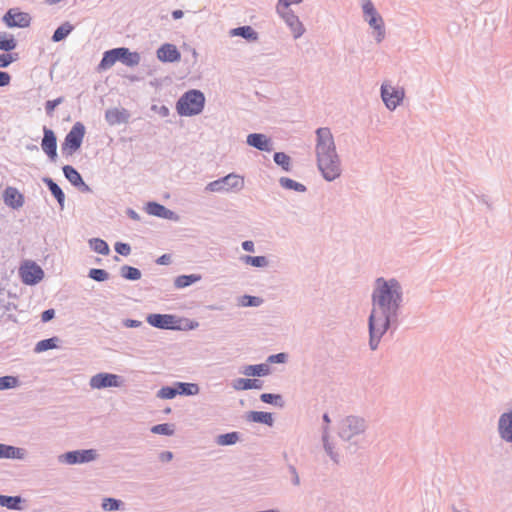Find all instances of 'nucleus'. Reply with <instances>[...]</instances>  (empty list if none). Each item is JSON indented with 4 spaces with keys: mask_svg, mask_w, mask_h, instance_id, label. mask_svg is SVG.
I'll return each mask as SVG.
<instances>
[{
    "mask_svg": "<svg viewBox=\"0 0 512 512\" xmlns=\"http://www.w3.org/2000/svg\"><path fill=\"white\" fill-rule=\"evenodd\" d=\"M288 473L290 474V481L293 486H300L301 480L296 467L293 464L287 465Z\"/></svg>",
    "mask_w": 512,
    "mask_h": 512,
    "instance_id": "5fc2aeb1",
    "label": "nucleus"
},
{
    "mask_svg": "<svg viewBox=\"0 0 512 512\" xmlns=\"http://www.w3.org/2000/svg\"><path fill=\"white\" fill-rule=\"evenodd\" d=\"M85 133L86 128L82 122L78 121L71 127L61 144L63 156H72L81 148Z\"/></svg>",
    "mask_w": 512,
    "mask_h": 512,
    "instance_id": "39448f33",
    "label": "nucleus"
},
{
    "mask_svg": "<svg viewBox=\"0 0 512 512\" xmlns=\"http://www.w3.org/2000/svg\"><path fill=\"white\" fill-rule=\"evenodd\" d=\"M11 79V75L8 72L0 70V87L8 86Z\"/></svg>",
    "mask_w": 512,
    "mask_h": 512,
    "instance_id": "052dcab7",
    "label": "nucleus"
},
{
    "mask_svg": "<svg viewBox=\"0 0 512 512\" xmlns=\"http://www.w3.org/2000/svg\"><path fill=\"white\" fill-rule=\"evenodd\" d=\"M62 171H63L64 177L69 181V183L73 187H76L83 180L82 175L72 165H64L62 167Z\"/></svg>",
    "mask_w": 512,
    "mask_h": 512,
    "instance_id": "f704fd0d",
    "label": "nucleus"
},
{
    "mask_svg": "<svg viewBox=\"0 0 512 512\" xmlns=\"http://www.w3.org/2000/svg\"><path fill=\"white\" fill-rule=\"evenodd\" d=\"M4 203L12 208L19 209L24 205V195L18 191L15 187L8 186L3 192Z\"/></svg>",
    "mask_w": 512,
    "mask_h": 512,
    "instance_id": "aec40b11",
    "label": "nucleus"
},
{
    "mask_svg": "<svg viewBox=\"0 0 512 512\" xmlns=\"http://www.w3.org/2000/svg\"><path fill=\"white\" fill-rule=\"evenodd\" d=\"M403 303V289L395 278L378 277L371 294V311L368 317L369 347L376 350L382 337L393 333L399 326Z\"/></svg>",
    "mask_w": 512,
    "mask_h": 512,
    "instance_id": "f257e3e1",
    "label": "nucleus"
},
{
    "mask_svg": "<svg viewBox=\"0 0 512 512\" xmlns=\"http://www.w3.org/2000/svg\"><path fill=\"white\" fill-rule=\"evenodd\" d=\"M248 422L259 423L272 427L274 425V417L271 412L266 411H249L245 415Z\"/></svg>",
    "mask_w": 512,
    "mask_h": 512,
    "instance_id": "5701e85b",
    "label": "nucleus"
},
{
    "mask_svg": "<svg viewBox=\"0 0 512 512\" xmlns=\"http://www.w3.org/2000/svg\"><path fill=\"white\" fill-rule=\"evenodd\" d=\"M328 427L324 426L322 429V442H323V448L325 452L329 455L331 460L338 464L339 463V454L335 452L334 445L329 441V433H328Z\"/></svg>",
    "mask_w": 512,
    "mask_h": 512,
    "instance_id": "473e14b6",
    "label": "nucleus"
},
{
    "mask_svg": "<svg viewBox=\"0 0 512 512\" xmlns=\"http://www.w3.org/2000/svg\"><path fill=\"white\" fill-rule=\"evenodd\" d=\"M19 385V379L17 376L6 375L0 377V390H8L15 388Z\"/></svg>",
    "mask_w": 512,
    "mask_h": 512,
    "instance_id": "09e8293b",
    "label": "nucleus"
},
{
    "mask_svg": "<svg viewBox=\"0 0 512 512\" xmlns=\"http://www.w3.org/2000/svg\"><path fill=\"white\" fill-rule=\"evenodd\" d=\"M287 359L288 355L284 352H280L269 355L265 363H267L269 366L270 364H283L287 361Z\"/></svg>",
    "mask_w": 512,
    "mask_h": 512,
    "instance_id": "603ef678",
    "label": "nucleus"
},
{
    "mask_svg": "<svg viewBox=\"0 0 512 512\" xmlns=\"http://www.w3.org/2000/svg\"><path fill=\"white\" fill-rule=\"evenodd\" d=\"M302 0H278L277 11L292 10L290 8L293 4H300Z\"/></svg>",
    "mask_w": 512,
    "mask_h": 512,
    "instance_id": "4d7b16f0",
    "label": "nucleus"
},
{
    "mask_svg": "<svg viewBox=\"0 0 512 512\" xmlns=\"http://www.w3.org/2000/svg\"><path fill=\"white\" fill-rule=\"evenodd\" d=\"M277 13L290 28L295 39L300 38L304 34L305 28L293 10L277 11Z\"/></svg>",
    "mask_w": 512,
    "mask_h": 512,
    "instance_id": "2eb2a0df",
    "label": "nucleus"
},
{
    "mask_svg": "<svg viewBox=\"0 0 512 512\" xmlns=\"http://www.w3.org/2000/svg\"><path fill=\"white\" fill-rule=\"evenodd\" d=\"M98 457L95 449H79L67 451L58 457L59 462L68 465L85 464L96 460Z\"/></svg>",
    "mask_w": 512,
    "mask_h": 512,
    "instance_id": "1a4fd4ad",
    "label": "nucleus"
},
{
    "mask_svg": "<svg viewBox=\"0 0 512 512\" xmlns=\"http://www.w3.org/2000/svg\"><path fill=\"white\" fill-rule=\"evenodd\" d=\"M73 30L74 26L70 22L65 21L53 32L51 41L54 43L61 42L65 40Z\"/></svg>",
    "mask_w": 512,
    "mask_h": 512,
    "instance_id": "7c9ffc66",
    "label": "nucleus"
},
{
    "mask_svg": "<svg viewBox=\"0 0 512 512\" xmlns=\"http://www.w3.org/2000/svg\"><path fill=\"white\" fill-rule=\"evenodd\" d=\"M243 184V179L240 176L231 173L209 182L205 190L209 192H228L232 189H241Z\"/></svg>",
    "mask_w": 512,
    "mask_h": 512,
    "instance_id": "6e6552de",
    "label": "nucleus"
},
{
    "mask_svg": "<svg viewBox=\"0 0 512 512\" xmlns=\"http://www.w3.org/2000/svg\"><path fill=\"white\" fill-rule=\"evenodd\" d=\"M156 264L158 265H169L171 263V255L170 254H163L161 256H159L156 260H155Z\"/></svg>",
    "mask_w": 512,
    "mask_h": 512,
    "instance_id": "0e129e2a",
    "label": "nucleus"
},
{
    "mask_svg": "<svg viewBox=\"0 0 512 512\" xmlns=\"http://www.w3.org/2000/svg\"><path fill=\"white\" fill-rule=\"evenodd\" d=\"M116 62H118V50L116 48H112L109 50H106L103 55L102 59L100 60L97 71L102 72L110 69Z\"/></svg>",
    "mask_w": 512,
    "mask_h": 512,
    "instance_id": "c85d7f7f",
    "label": "nucleus"
},
{
    "mask_svg": "<svg viewBox=\"0 0 512 512\" xmlns=\"http://www.w3.org/2000/svg\"><path fill=\"white\" fill-rule=\"evenodd\" d=\"M157 58L163 63H175L181 59L178 48L171 43L162 44L156 51Z\"/></svg>",
    "mask_w": 512,
    "mask_h": 512,
    "instance_id": "a211bd4d",
    "label": "nucleus"
},
{
    "mask_svg": "<svg viewBox=\"0 0 512 512\" xmlns=\"http://www.w3.org/2000/svg\"><path fill=\"white\" fill-rule=\"evenodd\" d=\"M151 109L157 112L161 117H168L170 114V109L166 105H152Z\"/></svg>",
    "mask_w": 512,
    "mask_h": 512,
    "instance_id": "13d9d810",
    "label": "nucleus"
},
{
    "mask_svg": "<svg viewBox=\"0 0 512 512\" xmlns=\"http://www.w3.org/2000/svg\"><path fill=\"white\" fill-rule=\"evenodd\" d=\"M124 506V502L120 499L106 497L103 498L101 507L105 511H117L122 509Z\"/></svg>",
    "mask_w": 512,
    "mask_h": 512,
    "instance_id": "a18cd8bd",
    "label": "nucleus"
},
{
    "mask_svg": "<svg viewBox=\"0 0 512 512\" xmlns=\"http://www.w3.org/2000/svg\"><path fill=\"white\" fill-rule=\"evenodd\" d=\"M248 377H264L271 373V367L267 363L247 365L241 371Z\"/></svg>",
    "mask_w": 512,
    "mask_h": 512,
    "instance_id": "bb28decb",
    "label": "nucleus"
},
{
    "mask_svg": "<svg viewBox=\"0 0 512 512\" xmlns=\"http://www.w3.org/2000/svg\"><path fill=\"white\" fill-rule=\"evenodd\" d=\"M263 303V299L258 296L245 294L241 296L239 304L243 307H258Z\"/></svg>",
    "mask_w": 512,
    "mask_h": 512,
    "instance_id": "8fccbe9b",
    "label": "nucleus"
},
{
    "mask_svg": "<svg viewBox=\"0 0 512 512\" xmlns=\"http://www.w3.org/2000/svg\"><path fill=\"white\" fill-rule=\"evenodd\" d=\"M182 319H183L182 330H193L196 327H198V325H199L198 322H196V321H192L187 318H182Z\"/></svg>",
    "mask_w": 512,
    "mask_h": 512,
    "instance_id": "e2e57ef3",
    "label": "nucleus"
},
{
    "mask_svg": "<svg viewBox=\"0 0 512 512\" xmlns=\"http://www.w3.org/2000/svg\"><path fill=\"white\" fill-rule=\"evenodd\" d=\"M145 211L152 216H156L161 219H167L172 221H178L179 215L175 213L174 211L168 209L164 205L155 202V201H149L147 202L145 206Z\"/></svg>",
    "mask_w": 512,
    "mask_h": 512,
    "instance_id": "f3484780",
    "label": "nucleus"
},
{
    "mask_svg": "<svg viewBox=\"0 0 512 512\" xmlns=\"http://www.w3.org/2000/svg\"><path fill=\"white\" fill-rule=\"evenodd\" d=\"M241 260L250 266L257 267V268H263L268 266V259L266 256H251V255H243L241 257Z\"/></svg>",
    "mask_w": 512,
    "mask_h": 512,
    "instance_id": "79ce46f5",
    "label": "nucleus"
},
{
    "mask_svg": "<svg viewBox=\"0 0 512 512\" xmlns=\"http://www.w3.org/2000/svg\"><path fill=\"white\" fill-rule=\"evenodd\" d=\"M114 249L121 256H128L131 253V246L125 242H116Z\"/></svg>",
    "mask_w": 512,
    "mask_h": 512,
    "instance_id": "6e6d98bb",
    "label": "nucleus"
},
{
    "mask_svg": "<svg viewBox=\"0 0 512 512\" xmlns=\"http://www.w3.org/2000/svg\"><path fill=\"white\" fill-rule=\"evenodd\" d=\"M173 459V453L171 451H162L159 454V460L162 462H169Z\"/></svg>",
    "mask_w": 512,
    "mask_h": 512,
    "instance_id": "69168bd1",
    "label": "nucleus"
},
{
    "mask_svg": "<svg viewBox=\"0 0 512 512\" xmlns=\"http://www.w3.org/2000/svg\"><path fill=\"white\" fill-rule=\"evenodd\" d=\"M130 113L125 108H111L105 111V121L110 126H115L128 122Z\"/></svg>",
    "mask_w": 512,
    "mask_h": 512,
    "instance_id": "412c9836",
    "label": "nucleus"
},
{
    "mask_svg": "<svg viewBox=\"0 0 512 512\" xmlns=\"http://www.w3.org/2000/svg\"><path fill=\"white\" fill-rule=\"evenodd\" d=\"M63 101H64V97H62V96H60L56 99H53V100L46 101V103H45L46 114L50 117L53 116V112H54L55 108L58 105L62 104Z\"/></svg>",
    "mask_w": 512,
    "mask_h": 512,
    "instance_id": "864d4df0",
    "label": "nucleus"
},
{
    "mask_svg": "<svg viewBox=\"0 0 512 512\" xmlns=\"http://www.w3.org/2000/svg\"><path fill=\"white\" fill-rule=\"evenodd\" d=\"M120 276L128 281H137L141 278L142 273L136 267L123 265L120 267Z\"/></svg>",
    "mask_w": 512,
    "mask_h": 512,
    "instance_id": "a19ab883",
    "label": "nucleus"
},
{
    "mask_svg": "<svg viewBox=\"0 0 512 512\" xmlns=\"http://www.w3.org/2000/svg\"><path fill=\"white\" fill-rule=\"evenodd\" d=\"M151 432L158 435L172 436L175 432L174 425L170 423H161L152 426Z\"/></svg>",
    "mask_w": 512,
    "mask_h": 512,
    "instance_id": "de8ad7c7",
    "label": "nucleus"
},
{
    "mask_svg": "<svg viewBox=\"0 0 512 512\" xmlns=\"http://www.w3.org/2000/svg\"><path fill=\"white\" fill-rule=\"evenodd\" d=\"M43 137L41 141V148L43 152L47 155L51 162H55L57 159V137L55 132L48 128L47 126H43Z\"/></svg>",
    "mask_w": 512,
    "mask_h": 512,
    "instance_id": "4468645a",
    "label": "nucleus"
},
{
    "mask_svg": "<svg viewBox=\"0 0 512 512\" xmlns=\"http://www.w3.org/2000/svg\"><path fill=\"white\" fill-rule=\"evenodd\" d=\"M246 143L263 152H271L273 150L271 138L263 133H250L246 138Z\"/></svg>",
    "mask_w": 512,
    "mask_h": 512,
    "instance_id": "6ab92c4d",
    "label": "nucleus"
},
{
    "mask_svg": "<svg viewBox=\"0 0 512 512\" xmlns=\"http://www.w3.org/2000/svg\"><path fill=\"white\" fill-rule=\"evenodd\" d=\"M367 428L364 418L354 415H349L343 418L339 423L338 435L346 442L355 445L353 452L356 451L358 444V437L364 434Z\"/></svg>",
    "mask_w": 512,
    "mask_h": 512,
    "instance_id": "20e7f679",
    "label": "nucleus"
},
{
    "mask_svg": "<svg viewBox=\"0 0 512 512\" xmlns=\"http://www.w3.org/2000/svg\"><path fill=\"white\" fill-rule=\"evenodd\" d=\"M178 395L177 385L175 383L172 386H163L157 392V397L161 399H173Z\"/></svg>",
    "mask_w": 512,
    "mask_h": 512,
    "instance_id": "49530a36",
    "label": "nucleus"
},
{
    "mask_svg": "<svg viewBox=\"0 0 512 512\" xmlns=\"http://www.w3.org/2000/svg\"><path fill=\"white\" fill-rule=\"evenodd\" d=\"M118 50V62L128 66H137L141 61L140 53L137 51H131L127 47H117Z\"/></svg>",
    "mask_w": 512,
    "mask_h": 512,
    "instance_id": "4be33fe9",
    "label": "nucleus"
},
{
    "mask_svg": "<svg viewBox=\"0 0 512 512\" xmlns=\"http://www.w3.org/2000/svg\"><path fill=\"white\" fill-rule=\"evenodd\" d=\"M60 339L57 336L42 339L38 341L34 347L35 353H42L59 347Z\"/></svg>",
    "mask_w": 512,
    "mask_h": 512,
    "instance_id": "72a5a7b5",
    "label": "nucleus"
},
{
    "mask_svg": "<svg viewBox=\"0 0 512 512\" xmlns=\"http://www.w3.org/2000/svg\"><path fill=\"white\" fill-rule=\"evenodd\" d=\"M274 162L284 171H291V158L284 152H275L273 155Z\"/></svg>",
    "mask_w": 512,
    "mask_h": 512,
    "instance_id": "c03bdc74",
    "label": "nucleus"
},
{
    "mask_svg": "<svg viewBox=\"0 0 512 512\" xmlns=\"http://www.w3.org/2000/svg\"><path fill=\"white\" fill-rule=\"evenodd\" d=\"M241 247L246 252H254V242L251 240L243 241Z\"/></svg>",
    "mask_w": 512,
    "mask_h": 512,
    "instance_id": "774afa93",
    "label": "nucleus"
},
{
    "mask_svg": "<svg viewBox=\"0 0 512 512\" xmlns=\"http://www.w3.org/2000/svg\"><path fill=\"white\" fill-rule=\"evenodd\" d=\"M19 275L25 285L34 286L42 281L44 271L36 262L27 260L20 266Z\"/></svg>",
    "mask_w": 512,
    "mask_h": 512,
    "instance_id": "9d476101",
    "label": "nucleus"
},
{
    "mask_svg": "<svg viewBox=\"0 0 512 512\" xmlns=\"http://www.w3.org/2000/svg\"><path fill=\"white\" fill-rule=\"evenodd\" d=\"M31 16L17 8H10L4 14L2 21L8 28H27L31 24Z\"/></svg>",
    "mask_w": 512,
    "mask_h": 512,
    "instance_id": "9b49d317",
    "label": "nucleus"
},
{
    "mask_svg": "<svg viewBox=\"0 0 512 512\" xmlns=\"http://www.w3.org/2000/svg\"><path fill=\"white\" fill-rule=\"evenodd\" d=\"M26 455L24 448L0 443V459L23 460Z\"/></svg>",
    "mask_w": 512,
    "mask_h": 512,
    "instance_id": "b1692460",
    "label": "nucleus"
},
{
    "mask_svg": "<svg viewBox=\"0 0 512 512\" xmlns=\"http://www.w3.org/2000/svg\"><path fill=\"white\" fill-rule=\"evenodd\" d=\"M88 277L96 282H104L109 279L110 274L105 269L91 268Z\"/></svg>",
    "mask_w": 512,
    "mask_h": 512,
    "instance_id": "3c124183",
    "label": "nucleus"
},
{
    "mask_svg": "<svg viewBox=\"0 0 512 512\" xmlns=\"http://www.w3.org/2000/svg\"><path fill=\"white\" fill-rule=\"evenodd\" d=\"M229 33H230V36H232V37H236V36L242 37L243 39H245L248 42H255L259 38L258 32L256 30H254L249 25H244V26H239V27L233 28L230 30Z\"/></svg>",
    "mask_w": 512,
    "mask_h": 512,
    "instance_id": "cd10ccee",
    "label": "nucleus"
},
{
    "mask_svg": "<svg viewBox=\"0 0 512 512\" xmlns=\"http://www.w3.org/2000/svg\"><path fill=\"white\" fill-rule=\"evenodd\" d=\"M147 323L161 330L181 331L183 319L173 314L152 313L146 317Z\"/></svg>",
    "mask_w": 512,
    "mask_h": 512,
    "instance_id": "0eeeda50",
    "label": "nucleus"
},
{
    "mask_svg": "<svg viewBox=\"0 0 512 512\" xmlns=\"http://www.w3.org/2000/svg\"><path fill=\"white\" fill-rule=\"evenodd\" d=\"M75 188L78 189L82 193H91L92 192L91 187L88 184H86L84 180H82Z\"/></svg>",
    "mask_w": 512,
    "mask_h": 512,
    "instance_id": "338daca9",
    "label": "nucleus"
},
{
    "mask_svg": "<svg viewBox=\"0 0 512 512\" xmlns=\"http://www.w3.org/2000/svg\"><path fill=\"white\" fill-rule=\"evenodd\" d=\"M175 385H177L178 395L182 396H194L200 391L199 385L196 383L175 382Z\"/></svg>",
    "mask_w": 512,
    "mask_h": 512,
    "instance_id": "e433bc0d",
    "label": "nucleus"
},
{
    "mask_svg": "<svg viewBox=\"0 0 512 512\" xmlns=\"http://www.w3.org/2000/svg\"><path fill=\"white\" fill-rule=\"evenodd\" d=\"M123 326L126 328H138L142 325V322L136 319H124L123 320Z\"/></svg>",
    "mask_w": 512,
    "mask_h": 512,
    "instance_id": "680f3d73",
    "label": "nucleus"
},
{
    "mask_svg": "<svg viewBox=\"0 0 512 512\" xmlns=\"http://www.w3.org/2000/svg\"><path fill=\"white\" fill-rule=\"evenodd\" d=\"M365 20L369 26L376 31L375 40L380 43L385 38L384 21L381 15L377 12L371 0H365L362 5Z\"/></svg>",
    "mask_w": 512,
    "mask_h": 512,
    "instance_id": "423d86ee",
    "label": "nucleus"
},
{
    "mask_svg": "<svg viewBox=\"0 0 512 512\" xmlns=\"http://www.w3.org/2000/svg\"><path fill=\"white\" fill-rule=\"evenodd\" d=\"M260 400L263 403L270 404L279 408L284 407V400L281 394H274V393H262L260 395Z\"/></svg>",
    "mask_w": 512,
    "mask_h": 512,
    "instance_id": "37998d69",
    "label": "nucleus"
},
{
    "mask_svg": "<svg viewBox=\"0 0 512 512\" xmlns=\"http://www.w3.org/2000/svg\"><path fill=\"white\" fill-rule=\"evenodd\" d=\"M123 383V379L120 375L100 372L92 376L90 379V386L93 389H104L110 387H120Z\"/></svg>",
    "mask_w": 512,
    "mask_h": 512,
    "instance_id": "ddd939ff",
    "label": "nucleus"
},
{
    "mask_svg": "<svg viewBox=\"0 0 512 512\" xmlns=\"http://www.w3.org/2000/svg\"><path fill=\"white\" fill-rule=\"evenodd\" d=\"M405 92L403 88H395L383 83L381 85V98L387 109L395 110L403 101Z\"/></svg>",
    "mask_w": 512,
    "mask_h": 512,
    "instance_id": "f8f14e48",
    "label": "nucleus"
},
{
    "mask_svg": "<svg viewBox=\"0 0 512 512\" xmlns=\"http://www.w3.org/2000/svg\"><path fill=\"white\" fill-rule=\"evenodd\" d=\"M279 184L282 188L287 190H293L300 193L307 191V187L304 184L297 182L289 177H281L279 179Z\"/></svg>",
    "mask_w": 512,
    "mask_h": 512,
    "instance_id": "ea45409f",
    "label": "nucleus"
},
{
    "mask_svg": "<svg viewBox=\"0 0 512 512\" xmlns=\"http://www.w3.org/2000/svg\"><path fill=\"white\" fill-rule=\"evenodd\" d=\"M317 167L323 178L332 182L342 173L341 161L330 128L320 127L316 130Z\"/></svg>",
    "mask_w": 512,
    "mask_h": 512,
    "instance_id": "f03ea898",
    "label": "nucleus"
},
{
    "mask_svg": "<svg viewBox=\"0 0 512 512\" xmlns=\"http://www.w3.org/2000/svg\"><path fill=\"white\" fill-rule=\"evenodd\" d=\"M42 181L46 185L52 196L55 198V200L57 201L62 210L65 204V193L63 192L62 188L51 177H43Z\"/></svg>",
    "mask_w": 512,
    "mask_h": 512,
    "instance_id": "393cba45",
    "label": "nucleus"
},
{
    "mask_svg": "<svg viewBox=\"0 0 512 512\" xmlns=\"http://www.w3.org/2000/svg\"><path fill=\"white\" fill-rule=\"evenodd\" d=\"M17 40L12 34L7 32H0V50L4 52H10L16 49Z\"/></svg>",
    "mask_w": 512,
    "mask_h": 512,
    "instance_id": "4c0bfd02",
    "label": "nucleus"
},
{
    "mask_svg": "<svg viewBox=\"0 0 512 512\" xmlns=\"http://www.w3.org/2000/svg\"><path fill=\"white\" fill-rule=\"evenodd\" d=\"M205 101V95L201 90L190 89L177 100L176 111L183 117L196 116L204 110Z\"/></svg>",
    "mask_w": 512,
    "mask_h": 512,
    "instance_id": "7ed1b4c3",
    "label": "nucleus"
},
{
    "mask_svg": "<svg viewBox=\"0 0 512 512\" xmlns=\"http://www.w3.org/2000/svg\"><path fill=\"white\" fill-rule=\"evenodd\" d=\"M263 382L258 379L237 378L233 381L232 387L237 390L261 389Z\"/></svg>",
    "mask_w": 512,
    "mask_h": 512,
    "instance_id": "c756f323",
    "label": "nucleus"
},
{
    "mask_svg": "<svg viewBox=\"0 0 512 512\" xmlns=\"http://www.w3.org/2000/svg\"><path fill=\"white\" fill-rule=\"evenodd\" d=\"M497 430L503 441L512 443V408L499 416Z\"/></svg>",
    "mask_w": 512,
    "mask_h": 512,
    "instance_id": "dca6fc26",
    "label": "nucleus"
},
{
    "mask_svg": "<svg viewBox=\"0 0 512 512\" xmlns=\"http://www.w3.org/2000/svg\"><path fill=\"white\" fill-rule=\"evenodd\" d=\"M240 440V433L232 431L228 433L219 434L215 442L220 446H232Z\"/></svg>",
    "mask_w": 512,
    "mask_h": 512,
    "instance_id": "c9c22d12",
    "label": "nucleus"
},
{
    "mask_svg": "<svg viewBox=\"0 0 512 512\" xmlns=\"http://www.w3.org/2000/svg\"><path fill=\"white\" fill-rule=\"evenodd\" d=\"M200 274H182L175 278L174 286L177 289L189 287L201 280Z\"/></svg>",
    "mask_w": 512,
    "mask_h": 512,
    "instance_id": "2f4dec72",
    "label": "nucleus"
},
{
    "mask_svg": "<svg viewBox=\"0 0 512 512\" xmlns=\"http://www.w3.org/2000/svg\"><path fill=\"white\" fill-rule=\"evenodd\" d=\"M26 500L21 495L9 496L0 494V506L9 510L22 511Z\"/></svg>",
    "mask_w": 512,
    "mask_h": 512,
    "instance_id": "a878e982",
    "label": "nucleus"
},
{
    "mask_svg": "<svg viewBox=\"0 0 512 512\" xmlns=\"http://www.w3.org/2000/svg\"><path fill=\"white\" fill-rule=\"evenodd\" d=\"M55 317V310L50 308L46 309L41 313V321L47 323Z\"/></svg>",
    "mask_w": 512,
    "mask_h": 512,
    "instance_id": "bf43d9fd",
    "label": "nucleus"
},
{
    "mask_svg": "<svg viewBox=\"0 0 512 512\" xmlns=\"http://www.w3.org/2000/svg\"><path fill=\"white\" fill-rule=\"evenodd\" d=\"M88 244L90 249L98 254L106 256L110 253L108 243L101 238H91L89 239Z\"/></svg>",
    "mask_w": 512,
    "mask_h": 512,
    "instance_id": "58836bf2",
    "label": "nucleus"
}]
</instances>
